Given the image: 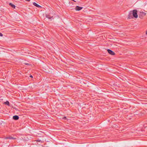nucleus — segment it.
Returning a JSON list of instances; mask_svg holds the SVG:
<instances>
[{
    "label": "nucleus",
    "instance_id": "16",
    "mask_svg": "<svg viewBox=\"0 0 147 147\" xmlns=\"http://www.w3.org/2000/svg\"><path fill=\"white\" fill-rule=\"evenodd\" d=\"M30 78H32V77H33L32 76V75H30Z\"/></svg>",
    "mask_w": 147,
    "mask_h": 147
},
{
    "label": "nucleus",
    "instance_id": "3",
    "mask_svg": "<svg viewBox=\"0 0 147 147\" xmlns=\"http://www.w3.org/2000/svg\"><path fill=\"white\" fill-rule=\"evenodd\" d=\"M107 51L109 54L111 55H115L114 52L110 49H108L107 50Z\"/></svg>",
    "mask_w": 147,
    "mask_h": 147
},
{
    "label": "nucleus",
    "instance_id": "2",
    "mask_svg": "<svg viewBox=\"0 0 147 147\" xmlns=\"http://www.w3.org/2000/svg\"><path fill=\"white\" fill-rule=\"evenodd\" d=\"M146 15V13L142 11L140 12V13L139 14V17L140 18L142 19L143 18V17Z\"/></svg>",
    "mask_w": 147,
    "mask_h": 147
},
{
    "label": "nucleus",
    "instance_id": "21",
    "mask_svg": "<svg viewBox=\"0 0 147 147\" xmlns=\"http://www.w3.org/2000/svg\"><path fill=\"white\" fill-rule=\"evenodd\" d=\"M144 127H146V126H145Z\"/></svg>",
    "mask_w": 147,
    "mask_h": 147
},
{
    "label": "nucleus",
    "instance_id": "15",
    "mask_svg": "<svg viewBox=\"0 0 147 147\" xmlns=\"http://www.w3.org/2000/svg\"><path fill=\"white\" fill-rule=\"evenodd\" d=\"M15 110H16L17 111L18 109L17 108H13Z\"/></svg>",
    "mask_w": 147,
    "mask_h": 147
},
{
    "label": "nucleus",
    "instance_id": "18",
    "mask_svg": "<svg viewBox=\"0 0 147 147\" xmlns=\"http://www.w3.org/2000/svg\"><path fill=\"white\" fill-rule=\"evenodd\" d=\"M25 64L26 65H29V64L28 63H25Z\"/></svg>",
    "mask_w": 147,
    "mask_h": 147
},
{
    "label": "nucleus",
    "instance_id": "19",
    "mask_svg": "<svg viewBox=\"0 0 147 147\" xmlns=\"http://www.w3.org/2000/svg\"><path fill=\"white\" fill-rule=\"evenodd\" d=\"M146 35H147V31H146Z\"/></svg>",
    "mask_w": 147,
    "mask_h": 147
},
{
    "label": "nucleus",
    "instance_id": "11",
    "mask_svg": "<svg viewBox=\"0 0 147 147\" xmlns=\"http://www.w3.org/2000/svg\"><path fill=\"white\" fill-rule=\"evenodd\" d=\"M4 104L5 105H7L9 106V102L8 101H6L5 102H4Z\"/></svg>",
    "mask_w": 147,
    "mask_h": 147
},
{
    "label": "nucleus",
    "instance_id": "7",
    "mask_svg": "<svg viewBox=\"0 0 147 147\" xmlns=\"http://www.w3.org/2000/svg\"><path fill=\"white\" fill-rule=\"evenodd\" d=\"M46 18H48L49 19H50L51 20L54 19L53 16H51L49 15H46Z\"/></svg>",
    "mask_w": 147,
    "mask_h": 147
},
{
    "label": "nucleus",
    "instance_id": "17",
    "mask_svg": "<svg viewBox=\"0 0 147 147\" xmlns=\"http://www.w3.org/2000/svg\"><path fill=\"white\" fill-rule=\"evenodd\" d=\"M25 0L27 1H30V0Z\"/></svg>",
    "mask_w": 147,
    "mask_h": 147
},
{
    "label": "nucleus",
    "instance_id": "1",
    "mask_svg": "<svg viewBox=\"0 0 147 147\" xmlns=\"http://www.w3.org/2000/svg\"><path fill=\"white\" fill-rule=\"evenodd\" d=\"M132 11V16L135 18H137L138 17L137 14V11L136 10H134Z\"/></svg>",
    "mask_w": 147,
    "mask_h": 147
},
{
    "label": "nucleus",
    "instance_id": "9",
    "mask_svg": "<svg viewBox=\"0 0 147 147\" xmlns=\"http://www.w3.org/2000/svg\"><path fill=\"white\" fill-rule=\"evenodd\" d=\"M33 4L35 6L38 7H41L40 5H39L38 4L36 3L35 2H34L33 3Z\"/></svg>",
    "mask_w": 147,
    "mask_h": 147
},
{
    "label": "nucleus",
    "instance_id": "10",
    "mask_svg": "<svg viewBox=\"0 0 147 147\" xmlns=\"http://www.w3.org/2000/svg\"><path fill=\"white\" fill-rule=\"evenodd\" d=\"M9 5L11 7L13 8H15L16 7V6L15 5L12 4L11 3H9Z\"/></svg>",
    "mask_w": 147,
    "mask_h": 147
},
{
    "label": "nucleus",
    "instance_id": "13",
    "mask_svg": "<svg viewBox=\"0 0 147 147\" xmlns=\"http://www.w3.org/2000/svg\"><path fill=\"white\" fill-rule=\"evenodd\" d=\"M63 119H65V120H67V118L66 117H63Z\"/></svg>",
    "mask_w": 147,
    "mask_h": 147
},
{
    "label": "nucleus",
    "instance_id": "8",
    "mask_svg": "<svg viewBox=\"0 0 147 147\" xmlns=\"http://www.w3.org/2000/svg\"><path fill=\"white\" fill-rule=\"evenodd\" d=\"M13 118L15 120H17L19 119V117L18 116L16 115L13 116Z\"/></svg>",
    "mask_w": 147,
    "mask_h": 147
},
{
    "label": "nucleus",
    "instance_id": "20",
    "mask_svg": "<svg viewBox=\"0 0 147 147\" xmlns=\"http://www.w3.org/2000/svg\"><path fill=\"white\" fill-rule=\"evenodd\" d=\"M73 1H75H75H74V0H72Z\"/></svg>",
    "mask_w": 147,
    "mask_h": 147
},
{
    "label": "nucleus",
    "instance_id": "6",
    "mask_svg": "<svg viewBox=\"0 0 147 147\" xmlns=\"http://www.w3.org/2000/svg\"><path fill=\"white\" fill-rule=\"evenodd\" d=\"M83 8L82 7H80L78 6H76L75 9L76 11H79L82 9Z\"/></svg>",
    "mask_w": 147,
    "mask_h": 147
},
{
    "label": "nucleus",
    "instance_id": "4",
    "mask_svg": "<svg viewBox=\"0 0 147 147\" xmlns=\"http://www.w3.org/2000/svg\"><path fill=\"white\" fill-rule=\"evenodd\" d=\"M133 18L132 13V11H130L129 12L128 15V18L131 19L132 18Z\"/></svg>",
    "mask_w": 147,
    "mask_h": 147
},
{
    "label": "nucleus",
    "instance_id": "14",
    "mask_svg": "<svg viewBox=\"0 0 147 147\" xmlns=\"http://www.w3.org/2000/svg\"><path fill=\"white\" fill-rule=\"evenodd\" d=\"M3 34L1 33H0V36H3Z\"/></svg>",
    "mask_w": 147,
    "mask_h": 147
},
{
    "label": "nucleus",
    "instance_id": "5",
    "mask_svg": "<svg viewBox=\"0 0 147 147\" xmlns=\"http://www.w3.org/2000/svg\"><path fill=\"white\" fill-rule=\"evenodd\" d=\"M4 139H9L10 140H15L16 139V138H14L11 136H9V137L5 138Z\"/></svg>",
    "mask_w": 147,
    "mask_h": 147
},
{
    "label": "nucleus",
    "instance_id": "12",
    "mask_svg": "<svg viewBox=\"0 0 147 147\" xmlns=\"http://www.w3.org/2000/svg\"><path fill=\"white\" fill-rule=\"evenodd\" d=\"M36 141L37 142H42V141H41V140H39V139H38L37 140H36Z\"/></svg>",
    "mask_w": 147,
    "mask_h": 147
}]
</instances>
